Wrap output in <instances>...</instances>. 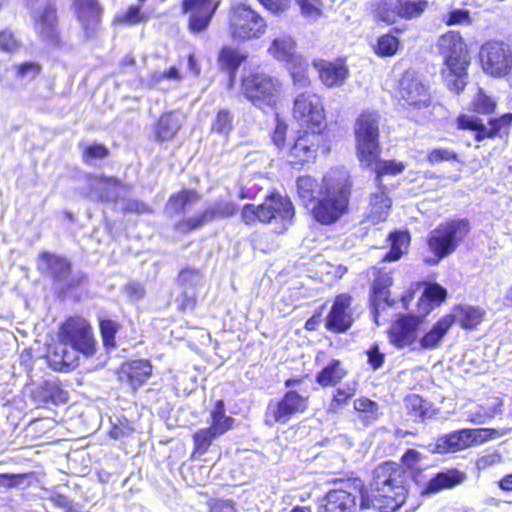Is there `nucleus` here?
<instances>
[{
	"instance_id": "nucleus-1",
	"label": "nucleus",
	"mask_w": 512,
	"mask_h": 512,
	"mask_svg": "<svg viewBox=\"0 0 512 512\" xmlns=\"http://www.w3.org/2000/svg\"><path fill=\"white\" fill-rule=\"evenodd\" d=\"M411 473L395 462H385L373 471L370 488L362 494L360 509L394 512L404 504Z\"/></svg>"
},
{
	"instance_id": "nucleus-2",
	"label": "nucleus",
	"mask_w": 512,
	"mask_h": 512,
	"mask_svg": "<svg viewBox=\"0 0 512 512\" xmlns=\"http://www.w3.org/2000/svg\"><path fill=\"white\" fill-rule=\"evenodd\" d=\"M351 183L344 169L331 170L323 178L320 198L312 209L314 219L323 225L337 222L348 210Z\"/></svg>"
},
{
	"instance_id": "nucleus-3",
	"label": "nucleus",
	"mask_w": 512,
	"mask_h": 512,
	"mask_svg": "<svg viewBox=\"0 0 512 512\" xmlns=\"http://www.w3.org/2000/svg\"><path fill=\"white\" fill-rule=\"evenodd\" d=\"M437 49L443 57L442 77L448 89L455 94L464 90L467 84V68L470 57L459 32L449 31L437 41Z\"/></svg>"
},
{
	"instance_id": "nucleus-4",
	"label": "nucleus",
	"mask_w": 512,
	"mask_h": 512,
	"mask_svg": "<svg viewBox=\"0 0 512 512\" xmlns=\"http://www.w3.org/2000/svg\"><path fill=\"white\" fill-rule=\"evenodd\" d=\"M245 224L256 221L273 226V231L282 234L293 224L295 208L289 197L280 193H272L258 206L246 204L241 212Z\"/></svg>"
},
{
	"instance_id": "nucleus-5",
	"label": "nucleus",
	"mask_w": 512,
	"mask_h": 512,
	"mask_svg": "<svg viewBox=\"0 0 512 512\" xmlns=\"http://www.w3.org/2000/svg\"><path fill=\"white\" fill-rule=\"evenodd\" d=\"M379 114L372 111L362 112L355 121L354 134L360 162L373 165L379 157Z\"/></svg>"
},
{
	"instance_id": "nucleus-6",
	"label": "nucleus",
	"mask_w": 512,
	"mask_h": 512,
	"mask_svg": "<svg viewBox=\"0 0 512 512\" xmlns=\"http://www.w3.org/2000/svg\"><path fill=\"white\" fill-rule=\"evenodd\" d=\"M228 20L229 34L235 41L259 39L266 32V20L245 4L233 6L229 12Z\"/></svg>"
},
{
	"instance_id": "nucleus-7",
	"label": "nucleus",
	"mask_w": 512,
	"mask_h": 512,
	"mask_svg": "<svg viewBox=\"0 0 512 512\" xmlns=\"http://www.w3.org/2000/svg\"><path fill=\"white\" fill-rule=\"evenodd\" d=\"M338 488L330 490L324 497L318 512H356L357 502L364 493V483L359 478L335 480Z\"/></svg>"
},
{
	"instance_id": "nucleus-8",
	"label": "nucleus",
	"mask_w": 512,
	"mask_h": 512,
	"mask_svg": "<svg viewBox=\"0 0 512 512\" xmlns=\"http://www.w3.org/2000/svg\"><path fill=\"white\" fill-rule=\"evenodd\" d=\"M469 230V222L465 219L442 223L429 233V249L439 259L444 258L456 250Z\"/></svg>"
},
{
	"instance_id": "nucleus-9",
	"label": "nucleus",
	"mask_w": 512,
	"mask_h": 512,
	"mask_svg": "<svg viewBox=\"0 0 512 512\" xmlns=\"http://www.w3.org/2000/svg\"><path fill=\"white\" fill-rule=\"evenodd\" d=\"M242 92L256 107H273L280 91V82L265 73H254L242 79Z\"/></svg>"
},
{
	"instance_id": "nucleus-10",
	"label": "nucleus",
	"mask_w": 512,
	"mask_h": 512,
	"mask_svg": "<svg viewBox=\"0 0 512 512\" xmlns=\"http://www.w3.org/2000/svg\"><path fill=\"white\" fill-rule=\"evenodd\" d=\"M60 336L65 344L71 345L84 355L95 352V341L88 321L80 316L70 317L61 327Z\"/></svg>"
},
{
	"instance_id": "nucleus-11",
	"label": "nucleus",
	"mask_w": 512,
	"mask_h": 512,
	"mask_svg": "<svg viewBox=\"0 0 512 512\" xmlns=\"http://www.w3.org/2000/svg\"><path fill=\"white\" fill-rule=\"evenodd\" d=\"M308 407V398L295 391H288L281 400L270 401L265 412V423L286 424L292 416L303 413Z\"/></svg>"
},
{
	"instance_id": "nucleus-12",
	"label": "nucleus",
	"mask_w": 512,
	"mask_h": 512,
	"mask_svg": "<svg viewBox=\"0 0 512 512\" xmlns=\"http://www.w3.org/2000/svg\"><path fill=\"white\" fill-rule=\"evenodd\" d=\"M480 61L485 72L493 76L506 75L512 66V53L503 42L488 41L479 52Z\"/></svg>"
},
{
	"instance_id": "nucleus-13",
	"label": "nucleus",
	"mask_w": 512,
	"mask_h": 512,
	"mask_svg": "<svg viewBox=\"0 0 512 512\" xmlns=\"http://www.w3.org/2000/svg\"><path fill=\"white\" fill-rule=\"evenodd\" d=\"M39 258L40 269L44 268L55 282L62 284L63 288L71 289L86 281L84 273H71V263L65 257L43 252Z\"/></svg>"
},
{
	"instance_id": "nucleus-14",
	"label": "nucleus",
	"mask_w": 512,
	"mask_h": 512,
	"mask_svg": "<svg viewBox=\"0 0 512 512\" xmlns=\"http://www.w3.org/2000/svg\"><path fill=\"white\" fill-rule=\"evenodd\" d=\"M237 211V206L231 201H215L210 204L202 213L179 221L175 229L180 233H189L201 228L203 225L218 219L233 216Z\"/></svg>"
},
{
	"instance_id": "nucleus-15",
	"label": "nucleus",
	"mask_w": 512,
	"mask_h": 512,
	"mask_svg": "<svg viewBox=\"0 0 512 512\" xmlns=\"http://www.w3.org/2000/svg\"><path fill=\"white\" fill-rule=\"evenodd\" d=\"M293 115L308 128L321 129L324 114L320 97L310 92L298 95L294 101Z\"/></svg>"
},
{
	"instance_id": "nucleus-16",
	"label": "nucleus",
	"mask_w": 512,
	"mask_h": 512,
	"mask_svg": "<svg viewBox=\"0 0 512 512\" xmlns=\"http://www.w3.org/2000/svg\"><path fill=\"white\" fill-rule=\"evenodd\" d=\"M320 130L312 128L311 131H304L297 137L289 149L288 157L291 164H302L316 158L318 149L324 142V136Z\"/></svg>"
},
{
	"instance_id": "nucleus-17",
	"label": "nucleus",
	"mask_w": 512,
	"mask_h": 512,
	"mask_svg": "<svg viewBox=\"0 0 512 512\" xmlns=\"http://www.w3.org/2000/svg\"><path fill=\"white\" fill-rule=\"evenodd\" d=\"M219 6L216 0H183L182 11L189 15L188 28L193 33L204 31Z\"/></svg>"
},
{
	"instance_id": "nucleus-18",
	"label": "nucleus",
	"mask_w": 512,
	"mask_h": 512,
	"mask_svg": "<svg viewBox=\"0 0 512 512\" xmlns=\"http://www.w3.org/2000/svg\"><path fill=\"white\" fill-rule=\"evenodd\" d=\"M72 9L81 24L85 38L97 36L101 24L103 8L98 0H72Z\"/></svg>"
},
{
	"instance_id": "nucleus-19",
	"label": "nucleus",
	"mask_w": 512,
	"mask_h": 512,
	"mask_svg": "<svg viewBox=\"0 0 512 512\" xmlns=\"http://www.w3.org/2000/svg\"><path fill=\"white\" fill-rule=\"evenodd\" d=\"M34 31L44 42L56 43L58 41V19L56 6L47 2L44 6L32 12Z\"/></svg>"
},
{
	"instance_id": "nucleus-20",
	"label": "nucleus",
	"mask_w": 512,
	"mask_h": 512,
	"mask_svg": "<svg viewBox=\"0 0 512 512\" xmlns=\"http://www.w3.org/2000/svg\"><path fill=\"white\" fill-rule=\"evenodd\" d=\"M486 430L462 429L442 437L436 441L434 452L439 454L451 453L463 450L475 443L482 442V433Z\"/></svg>"
},
{
	"instance_id": "nucleus-21",
	"label": "nucleus",
	"mask_w": 512,
	"mask_h": 512,
	"mask_svg": "<svg viewBox=\"0 0 512 512\" xmlns=\"http://www.w3.org/2000/svg\"><path fill=\"white\" fill-rule=\"evenodd\" d=\"M511 121L512 114H504L500 118H491L487 125L476 116L462 115L457 119L459 128L470 129L476 132L475 139L477 141L494 137L502 127L509 125Z\"/></svg>"
},
{
	"instance_id": "nucleus-22",
	"label": "nucleus",
	"mask_w": 512,
	"mask_h": 512,
	"mask_svg": "<svg viewBox=\"0 0 512 512\" xmlns=\"http://www.w3.org/2000/svg\"><path fill=\"white\" fill-rule=\"evenodd\" d=\"M352 298L349 295H338L326 317V328L334 333L347 331L353 323L351 311Z\"/></svg>"
},
{
	"instance_id": "nucleus-23",
	"label": "nucleus",
	"mask_w": 512,
	"mask_h": 512,
	"mask_svg": "<svg viewBox=\"0 0 512 512\" xmlns=\"http://www.w3.org/2000/svg\"><path fill=\"white\" fill-rule=\"evenodd\" d=\"M399 95L408 105L418 109L427 107L430 103L428 89L410 72H406L399 82Z\"/></svg>"
},
{
	"instance_id": "nucleus-24",
	"label": "nucleus",
	"mask_w": 512,
	"mask_h": 512,
	"mask_svg": "<svg viewBox=\"0 0 512 512\" xmlns=\"http://www.w3.org/2000/svg\"><path fill=\"white\" fill-rule=\"evenodd\" d=\"M418 316H402L396 320L388 331V338L398 349L411 346L417 339Z\"/></svg>"
},
{
	"instance_id": "nucleus-25",
	"label": "nucleus",
	"mask_w": 512,
	"mask_h": 512,
	"mask_svg": "<svg viewBox=\"0 0 512 512\" xmlns=\"http://www.w3.org/2000/svg\"><path fill=\"white\" fill-rule=\"evenodd\" d=\"M313 66L317 70L321 82L327 87L341 86L349 75L348 68L341 61L315 60Z\"/></svg>"
},
{
	"instance_id": "nucleus-26",
	"label": "nucleus",
	"mask_w": 512,
	"mask_h": 512,
	"mask_svg": "<svg viewBox=\"0 0 512 512\" xmlns=\"http://www.w3.org/2000/svg\"><path fill=\"white\" fill-rule=\"evenodd\" d=\"M391 206L392 200L387 195L386 187L381 183L377 184L376 190L370 195L367 220L372 224L385 221L389 216Z\"/></svg>"
},
{
	"instance_id": "nucleus-27",
	"label": "nucleus",
	"mask_w": 512,
	"mask_h": 512,
	"mask_svg": "<svg viewBox=\"0 0 512 512\" xmlns=\"http://www.w3.org/2000/svg\"><path fill=\"white\" fill-rule=\"evenodd\" d=\"M151 373L152 366L149 361L134 360L121 366L119 380L137 389L150 377Z\"/></svg>"
},
{
	"instance_id": "nucleus-28",
	"label": "nucleus",
	"mask_w": 512,
	"mask_h": 512,
	"mask_svg": "<svg viewBox=\"0 0 512 512\" xmlns=\"http://www.w3.org/2000/svg\"><path fill=\"white\" fill-rule=\"evenodd\" d=\"M267 51L274 59L285 62L287 65L295 61L299 62V58L302 57L296 51L295 40L287 33H281L273 38Z\"/></svg>"
},
{
	"instance_id": "nucleus-29",
	"label": "nucleus",
	"mask_w": 512,
	"mask_h": 512,
	"mask_svg": "<svg viewBox=\"0 0 512 512\" xmlns=\"http://www.w3.org/2000/svg\"><path fill=\"white\" fill-rule=\"evenodd\" d=\"M391 285V279L387 275L379 276L372 285L371 305L373 309L374 321L379 325V315L381 310L391 307L394 301L390 299L388 287Z\"/></svg>"
},
{
	"instance_id": "nucleus-30",
	"label": "nucleus",
	"mask_w": 512,
	"mask_h": 512,
	"mask_svg": "<svg viewBox=\"0 0 512 512\" xmlns=\"http://www.w3.org/2000/svg\"><path fill=\"white\" fill-rule=\"evenodd\" d=\"M485 316V311L480 307L469 305L457 306L453 313L446 315L452 317L453 323H458L464 329H473L479 325Z\"/></svg>"
},
{
	"instance_id": "nucleus-31",
	"label": "nucleus",
	"mask_w": 512,
	"mask_h": 512,
	"mask_svg": "<svg viewBox=\"0 0 512 512\" xmlns=\"http://www.w3.org/2000/svg\"><path fill=\"white\" fill-rule=\"evenodd\" d=\"M447 296L446 290L438 284L427 285L418 300V317H424L433 309L434 305H439Z\"/></svg>"
},
{
	"instance_id": "nucleus-32",
	"label": "nucleus",
	"mask_w": 512,
	"mask_h": 512,
	"mask_svg": "<svg viewBox=\"0 0 512 512\" xmlns=\"http://www.w3.org/2000/svg\"><path fill=\"white\" fill-rule=\"evenodd\" d=\"M122 184L113 177L101 176L92 184V192L100 201L114 202L120 197Z\"/></svg>"
},
{
	"instance_id": "nucleus-33",
	"label": "nucleus",
	"mask_w": 512,
	"mask_h": 512,
	"mask_svg": "<svg viewBox=\"0 0 512 512\" xmlns=\"http://www.w3.org/2000/svg\"><path fill=\"white\" fill-rule=\"evenodd\" d=\"M464 478L465 475L457 470H447L440 472L435 477L430 479L424 492L427 494H433L443 489L452 488L460 484Z\"/></svg>"
},
{
	"instance_id": "nucleus-34",
	"label": "nucleus",
	"mask_w": 512,
	"mask_h": 512,
	"mask_svg": "<svg viewBox=\"0 0 512 512\" xmlns=\"http://www.w3.org/2000/svg\"><path fill=\"white\" fill-rule=\"evenodd\" d=\"M453 324L452 317L444 316L421 338L420 345L424 349H434L438 347L443 337Z\"/></svg>"
},
{
	"instance_id": "nucleus-35",
	"label": "nucleus",
	"mask_w": 512,
	"mask_h": 512,
	"mask_svg": "<svg viewBox=\"0 0 512 512\" xmlns=\"http://www.w3.org/2000/svg\"><path fill=\"white\" fill-rule=\"evenodd\" d=\"M182 115L180 113L171 112L160 117L156 134L159 140L166 141L172 139L182 125Z\"/></svg>"
},
{
	"instance_id": "nucleus-36",
	"label": "nucleus",
	"mask_w": 512,
	"mask_h": 512,
	"mask_svg": "<svg viewBox=\"0 0 512 512\" xmlns=\"http://www.w3.org/2000/svg\"><path fill=\"white\" fill-rule=\"evenodd\" d=\"M33 396L40 404L48 402L57 403L65 401V392L59 387L56 380H45L43 384L33 392Z\"/></svg>"
},
{
	"instance_id": "nucleus-37",
	"label": "nucleus",
	"mask_w": 512,
	"mask_h": 512,
	"mask_svg": "<svg viewBox=\"0 0 512 512\" xmlns=\"http://www.w3.org/2000/svg\"><path fill=\"white\" fill-rule=\"evenodd\" d=\"M182 79V75L178 68L172 66L165 71H154L147 78V84L150 87L166 90L172 87L167 83L178 84Z\"/></svg>"
},
{
	"instance_id": "nucleus-38",
	"label": "nucleus",
	"mask_w": 512,
	"mask_h": 512,
	"mask_svg": "<svg viewBox=\"0 0 512 512\" xmlns=\"http://www.w3.org/2000/svg\"><path fill=\"white\" fill-rule=\"evenodd\" d=\"M245 58L246 56L242 55L239 51L231 47H224L221 50L219 55V62L220 65L229 73V88L233 86L235 73Z\"/></svg>"
},
{
	"instance_id": "nucleus-39",
	"label": "nucleus",
	"mask_w": 512,
	"mask_h": 512,
	"mask_svg": "<svg viewBox=\"0 0 512 512\" xmlns=\"http://www.w3.org/2000/svg\"><path fill=\"white\" fill-rule=\"evenodd\" d=\"M346 375V370L339 360H332L316 376V381L323 387L334 386Z\"/></svg>"
},
{
	"instance_id": "nucleus-40",
	"label": "nucleus",
	"mask_w": 512,
	"mask_h": 512,
	"mask_svg": "<svg viewBox=\"0 0 512 512\" xmlns=\"http://www.w3.org/2000/svg\"><path fill=\"white\" fill-rule=\"evenodd\" d=\"M354 409L358 412L359 420L366 426L377 421L380 416L378 403L366 397L356 399Z\"/></svg>"
},
{
	"instance_id": "nucleus-41",
	"label": "nucleus",
	"mask_w": 512,
	"mask_h": 512,
	"mask_svg": "<svg viewBox=\"0 0 512 512\" xmlns=\"http://www.w3.org/2000/svg\"><path fill=\"white\" fill-rule=\"evenodd\" d=\"M212 423L211 430L220 436L232 428L234 419L225 415V407L222 400H218L215 404L214 410L211 413Z\"/></svg>"
},
{
	"instance_id": "nucleus-42",
	"label": "nucleus",
	"mask_w": 512,
	"mask_h": 512,
	"mask_svg": "<svg viewBox=\"0 0 512 512\" xmlns=\"http://www.w3.org/2000/svg\"><path fill=\"white\" fill-rule=\"evenodd\" d=\"M199 200V195L194 190H183L175 195H172L167 204L166 210L168 212L180 213L184 211L190 204Z\"/></svg>"
},
{
	"instance_id": "nucleus-43",
	"label": "nucleus",
	"mask_w": 512,
	"mask_h": 512,
	"mask_svg": "<svg viewBox=\"0 0 512 512\" xmlns=\"http://www.w3.org/2000/svg\"><path fill=\"white\" fill-rule=\"evenodd\" d=\"M404 405L409 415L414 418L415 421H423L430 417L428 403L417 394L407 395L404 399Z\"/></svg>"
},
{
	"instance_id": "nucleus-44",
	"label": "nucleus",
	"mask_w": 512,
	"mask_h": 512,
	"mask_svg": "<svg viewBox=\"0 0 512 512\" xmlns=\"http://www.w3.org/2000/svg\"><path fill=\"white\" fill-rule=\"evenodd\" d=\"M427 7L426 0H398L399 16L407 20L419 17Z\"/></svg>"
},
{
	"instance_id": "nucleus-45",
	"label": "nucleus",
	"mask_w": 512,
	"mask_h": 512,
	"mask_svg": "<svg viewBox=\"0 0 512 512\" xmlns=\"http://www.w3.org/2000/svg\"><path fill=\"white\" fill-rule=\"evenodd\" d=\"M375 15L378 20L387 24H393L399 18L398 0H380L375 7Z\"/></svg>"
},
{
	"instance_id": "nucleus-46",
	"label": "nucleus",
	"mask_w": 512,
	"mask_h": 512,
	"mask_svg": "<svg viewBox=\"0 0 512 512\" xmlns=\"http://www.w3.org/2000/svg\"><path fill=\"white\" fill-rule=\"evenodd\" d=\"M391 247L384 259L387 261H396L400 259L406 249L409 236L404 232H395L390 235Z\"/></svg>"
},
{
	"instance_id": "nucleus-47",
	"label": "nucleus",
	"mask_w": 512,
	"mask_h": 512,
	"mask_svg": "<svg viewBox=\"0 0 512 512\" xmlns=\"http://www.w3.org/2000/svg\"><path fill=\"white\" fill-rule=\"evenodd\" d=\"M318 183L310 176H301L297 179V192L304 202H311L315 199Z\"/></svg>"
},
{
	"instance_id": "nucleus-48",
	"label": "nucleus",
	"mask_w": 512,
	"mask_h": 512,
	"mask_svg": "<svg viewBox=\"0 0 512 512\" xmlns=\"http://www.w3.org/2000/svg\"><path fill=\"white\" fill-rule=\"evenodd\" d=\"M233 118L229 110H219L212 122V131L220 135H228L233 127Z\"/></svg>"
},
{
	"instance_id": "nucleus-49",
	"label": "nucleus",
	"mask_w": 512,
	"mask_h": 512,
	"mask_svg": "<svg viewBox=\"0 0 512 512\" xmlns=\"http://www.w3.org/2000/svg\"><path fill=\"white\" fill-rule=\"evenodd\" d=\"M100 332L103 339V344L106 347H115V335L118 332L120 325L111 319H99Z\"/></svg>"
},
{
	"instance_id": "nucleus-50",
	"label": "nucleus",
	"mask_w": 512,
	"mask_h": 512,
	"mask_svg": "<svg viewBox=\"0 0 512 512\" xmlns=\"http://www.w3.org/2000/svg\"><path fill=\"white\" fill-rule=\"evenodd\" d=\"M307 68L308 64L303 57L299 58V62L295 61L288 64V69L290 70L294 83L300 87H306L310 83L306 73Z\"/></svg>"
},
{
	"instance_id": "nucleus-51",
	"label": "nucleus",
	"mask_w": 512,
	"mask_h": 512,
	"mask_svg": "<svg viewBox=\"0 0 512 512\" xmlns=\"http://www.w3.org/2000/svg\"><path fill=\"white\" fill-rule=\"evenodd\" d=\"M398 48L399 40L391 34H385L379 37L375 52L382 57L392 56L397 52Z\"/></svg>"
},
{
	"instance_id": "nucleus-52",
	"label": "nucleus",
	"mask_w": 512,
	"mask_h": 512,
	"mask_svg": "<svg viewBox=\"0 0 512 512\" xmlns=\"http://www.w3.org/2000/svg\"><path fill=\"white\" fill-rule=\"evenodd\" d=\"M376 182L381 183L380 179L383 175H397L404 170V165L401 162L396 161H378L375 162Z\"/></svg>"
},
{
	"instance_id": "nucleus-53",
	"label": "nucleus",
	"mask_w": 512,
	"mask_h": 512,
	"mask_svg": "<svg viewBox=\"0 0 512 512\" xmlns=\"http://www.w3.org/2000/svg\"><path fill=\"white\" fill-rule=\"evenodd\" d=\"M216 437L218 436L211 430L210 427L202 429L195 433L193 439L196 451L199 452L200 454L205 453L213 439H215Z\"/></svg>"
},
{
	"instance_id": "nucleus-54",
	"label": "nucleus",
	"mask_w": 512,
	"mask_h": 512,
	"mask_svg": "<svg viewBox=\"0 0 512 512\" xmlns=\"http://www.w3.org/2000/svg\"><path fill=\"white\" fill-rule=\"evenodd\" d=\"M202 279V273L195 268H185L178 275L179 284L186 287H196L202 282Z\"/></svg>"
},
{
	"instance_id": "nucleus-55",
	"label": "nucleus",
	"mask_w": 512,
	"mask_h": 512,
	"mask_svg": "<svg viewBox=\"0 0 512 512\" xmlns=\"http://www.w3.org/2000/svg\"><path fill=\"white\" fill-rule=\"evenodd\" d=\"M475 110L482 114H490L496 107V102L481 90L474 99Z\"/></svg>"
},
{
	"instance_id": "nucleus-56",
	"label": "nucleus",
	"mask_w": 512,
	"mask_h": 512,
	"mask_svg": "<svg viewBox=\"0 0 512 512\" xmlns=\"http://www.w3.org/2000/svg\"><path fill=\"white\" fill-rule=\"evenodd\" d=\"M109 154V150L102 144H92L85 147L83 159L85 163L90 164L94 159H104Z\"/></svg>"
},
{
	"instance_id": "nucleus-57",
	"label": "nucleus",
	"mask_w": 512,
	"mask_h": 512,
	"mask_svg": "<svg viewBox=\"0 0 512 512\" xmlns=\"http://www.w3.org/2000/svg\"><path fill=\"white\" fill-rule=\"evenodd\" d=\"M427 158L431 164H437L442 161H456L458 155L448 148H436L430 151Z\"/></svg>"
},
{
	"instance_id": "nucleus-58",
	"label": "nucleus",
	"mask_w": 512,
	"mask_h": 512,
	"mask_svg": "<svg viewBox=\"0 0 512 512\" xmlns=\"http://www.w3.org/2000/svg\"><path fill=\"white\" fill-rule=\"evenodd\" d=\"M19 78L32 80L40 73V66L35 62H25L15 66Z\"/></svg>"
},
{
	"instance_id": "nucleus-59",
	"label": "nucleus",
	"mask_w": 512,
	"mask_h": 512,
	"mask_svg": "<svg viewBox=\"0 0 512 512\" xmlns=\"http://www.w3.org/2000/svg\"><path fill=\"white\" fill-rule=\"evenodd\" d=\"M443 21L446 25H462L470 23V14L468 10L455 9L450 11L444 18Z\"/></svg>"
},
{
	"instance_id": "nucleus-60",
	"label": "nucleus",
	"mask_w": 512,
	"mask_h": 512,
	"mask_svg": "<svg viewBox=\"0 0 512 512\" xmlns=\"http://www.w3.org/2000/svg\"><path fill=\"white\" fill-rule=\"evenodd\" d=\"M368 364L373 370L380 369L385 360V354L379 349L378 344H373L366 352Z\"/></svg>"
},
{
	"instance_id": "nucleus-61",
	"label": "nucleus",
	"mask_w": 512,
	"mask_h": 512,
	"mask_svg": "<svg viewBox=\"0 0 512 512\" xmlns=\"http://www.w3.org/2000/svg\"><path fill=\"white\" fill-rule=\"evenodd\" d=\"M145 19V16L140 12V6H130L123 15L118 16L117 18L119 22L130 25L141 23Z\"/></svg>"
},
{
	"instance_id": "nucleus-62",
	"label": "nucleus",
	"mask_w": 512,
	"mask_h": 512,
	"mask_svg": "<svg viewBox=\"0 0 512 512\" xmlns=\"http://www.w3.org/2000/svg\"><path fill=\"white\" fill-rule=\"evenodd\" d=\"M259 2L276 15L286 12L290 7V0H259Z\"/></svg>"
},
{
	"instance_id": "nucleus-63",
	"label": "nucleus",
	"mask_w": 512,
	"mask_h": 512,
	"mask_svg": "<svg viewBox=\"0 0 512 512\" xmlns=\"http://www.w3.org/2000/svg\"><path fill=\"white\" fill-rule=\"evenodd\" d=\"M18 47V42L13 33L7 30L0 32V49L5 52H11Z\"/></svg>"
},
{
	"instance_id": "nucleus-64",
	"label": "nucleus",
	"mask_w": 512,
	"mask_h": 512,
	"mask_svg": "<svg viewBox=\"0 0 512 512\" xmlns=\"http://www.w3.org/2000/svg\"><path fill=\"white\" fill-rule=\"evenodd\" d=\"M210 512H237L234 501L216 499L210 502Z\"/></svg>"
}]
</instances>
